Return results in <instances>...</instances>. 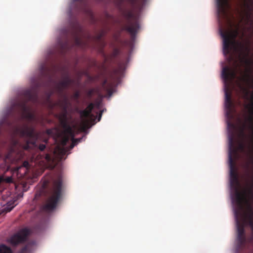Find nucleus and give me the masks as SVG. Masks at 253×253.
I'll list each match as a JSON object with an SVG mask.
<instances>
[{
  "label": "nucleus",
  "mask_w": 253,
  "mask_h": 253,
  "mask_svg": "<svg viewBox=\"0 0 253 253\" xmlns=\"http://www.w3.org/2000/svg\"><path fill=\"white\" fill-rule=\"evenodd\" d=\"M220 34L223 39V49L224 54L230 53L236 43V39L239 38L242 40L245 37L244 31H240L238 26L234 30L224 31L220 29Z\"/></svg>",
  "instance_id": "4"
},
{
  "label": "nucleus",
  "mask_w": 253,
  "mask_h": 253,
  "mask_svg": "<svg viewBox=\"0 0 253 253\" xmlns=\"http://www.w3.org/2000/svg\"><path fill=\"white\" fill-rule=\"evenodd\" d=\"M94 106V104L90 103L85 109L80 111V114L84 124L87 123L88 120L90 121H95L96 116L92 114Z\"/></svg>",
  "instance_id": "9"
},
{
  "label": "nucleus",
  "mask_w": 253,
  "mask_h": 253,
  "mask_svg": "<svg viewBox=\"0 0 253 253\" xmlns=\"http://www.w3.org/2000/svg\"><path fill=\"white\" fill-rule=\"evenodd\" d=\"M245 107H246V108L248 107V106L247 105H245Z\"/></svg>",
  "instance_id": "36"
},
{
  "label": "nucleus",
  "mask_w": 253,
  "mask_h": 253,
  "mask_svg": "<svg viewBox=\"0 0 253 253\" xmlns=\"http://www.w3.org/2000/svg\"><path fill=\"white\" fill-rule=\"evenodd\" d=\"M244 6L245 7V10L244 12L245 21L246 24H248L250 22L252 23L253 21L251 20V16L252 12V7L251 4L246 2L244 3Z\"/></svg>",
  "instance_id": "13"
},
{
  "label": "nucleus",
  "mask_w": 253,
  "mask_h": 253,
  "mask_svg": "<svg viewBox=\"0 0 253 253\" xmlns=\"http://www.w3.org/2000/svg\"><path fill=\"white\" fill-rule=\"evenodd\" d=\"M72 83L73 80L68 76H67L63 81L58 83L57 85L58 88L60 91H62L64 89L68 87Z\"/></svg>",
  "instance_id": "14"
},
{
  "label": "nucleus",
  "mask_w": 253,
  "mask_h": 253,
  "mask_svg": "<svg viewBox=\"0 0 253 253\" xmlns=\"http://www.w3.org/2000/svg\"><path fill=\"white\" fill-rule=\"evenodd\" d=\"M99 105H100V104L99 103H97L96 104V107L98 109L99 108Z\"/></svg>",
  "instance_id": "33"
},
{
  "label": "nucleus",
  "mask_w": 253,
  "mask_h": 253,
  "mask_svg": "<svg viewBox=\"0 0 253 253\" xmlns=\"http://www.w3.org/2000/svg\"><path fill=\"white\" fill-rule=\"evenodd\" d=\"M66 131L73 138L74 137V132H73V130L71 127H70V126L68 127L67 128V129H66Z\"/></svg>",
  "instance_id": "20"
},
{
  "label": "nucleus",
  "mask_w": 253,
  "mask_h": 253,
  "mask_svg": "<svg viewBox=\"0 0 253 253\" xmlns=\"http://www.w3.org/2000/svg\"><path fill=\"white\" fill-rule=\"evenodd\" d=\"M42 188L46 190L48 195L46 203L43 206V209L47 211H53L57 206L62 197L63 183L61 177L55 179L52 177L44 180Z\"/></svg>",
  "instance_id": "3"
},
{
  "label": "nucleus",
  "mask_w": 253,
  "mask_h": 253,
  "mask_svg": "<svg viewBox=\"0 0 253 253\" xmlns=\"http://www.w3.org/2000/svg\"><path fill=\"white\" fill-rule=\"evenodd\" d=\"M18 130L20 135L26 139V144L23 146L24 149L28 150L38 147L37 141L39 134L33 127L25 126Z\"/></svg>",
  "instance_id": "6"
},
{
  "label": "nucleus",
  "mask_w": 253,
  "mask_h": 253,
  "mask_svg": "<svg viewBox=\"0 0 253 253\" xmlns=\"http://www.w3.org/2000/svg\"><path fill=\"white\" fill-rule=\"evenodd\" d=\"M229 0H216L217 11L218 14H225L229 7Z\"/></svg>",
  "instance_id": "12"
},
{
  "label": "nucleus",
  "mask_w": 253,
  "mask_h": 253,
  "mask_svg": "<svg viewBox=\"0 0 253 253\" xmlns=\"http://www.w3.org/2000/svg\"><path fill=\"white\" fill-rule=\"evenodd\" d=\"M221 76L224 82L227 83L232 81L235 78V71L228 66L223 67L222 70Z\"/></svg>",
  "instance_id": "11"
},
{
  "label": "nucleus",
  "mask_w": 253,
  "mask_h": 253,
  "mask_svg": "<svg viewBox=\"0 0 253 253\" xmlns=\"http://www.w3.org/2000/svg\"><path fill=\"white\" fill-rule=\"evenodd\" d=\"M45 148V145L44 144H40V145L39 146V149L41 150V151H43Z\"/></svg>",
  "instance_id": "25"
},
{
  "label": "nucleus",
  "mask_w": 253,
  "mask_h": 253,
  "mask_svg": "<svg viewBox=\"0 0 253 253\" xmlns=\"http://www.w3.org/2000/svg\"><path fill=\"white\" fill-rule=\"evenodd\" d=\"M46 159L48 161H49L50 160V157L49 155H46Z\"/></svg>",
  "instance_id": "31"
},
{
  "label": "nucleus",
  "mask_w": 253,
  "mask_h": 253,
  "mask_svg": "<svg viewBox=\"0 0 253 253\" xmlns=\"http://www.w3.org/2000/svg\"><path fill=\"white\" fill-rule=\"evenodd\" d=\"M83 0H74V1H82Z\"/></svg>",
  "instance_id": "35"
},
{
  "label": "nucleus",
  "mask_w": 253,
  "mask_h": 253,
  "mask_svg": "<svg viewBox=\"0 0 253 253\" xmlns=\"http://www.w3.org/2000/svg\"><path fill=\"white\" fill-rule=\"evenodd\" d=\"M80 93L79 91H76L73 94V98L75 99H78L80 97Z\"/></svg>",
  "instance_id": "24"
},
{
  "label": "nucleus",
  "mask_w": 253,
  "mask_h": 253,
  "mask_svg": "<svg viewBox=\"0 0 253 253\" xmlns=\"http://www.w3.org/2000/svg\"><path fill=\"white\" fill-rule=\"evenodd\" d=\"M3 181L4 182V177L3 176H0V184Z\"/></svg>",
  "instance_id": "30"
},
{
  "label": "nucleus",
  "mask_w": 253,
  "mask_h": 253,
  "mask_svg": "<svg viewBox=\"0 0 253 253\" xmlns=\"http://www.w3.org/2000/svg\"><path fill=\"white\" fill-rule=\"evenodd\" d=\"M18 253H29V249L28 246H25L22 249H21L20 251L18 252Z\"/></svg>",
  "instance_id": "19"
},
{
  "label": "nucleus",
  "mask_w": 253,
  "mask_h": 253,
  "mask_svg": "<svg viewBox=\"0 0 253 253\" xmlns=\"http://www.w3.org/2000/svg\"><path fill=\"white\" fill-rule=\"evenodd\" d=\"M234 198L238 205V208L234 211L237 230V240L238 247L241 248L245 245L246 241L245 225L247 224L250 227L253 225V209L249 206L248 211L246 213L243 212V204L248 202L245 193L243 194L236 189Z\"/></svg>",
  "instance_id": "2"
},
{
  "label": "nucleus",
  "mask_w": 253,
  "mask_h": 253,
  "mask_svg": "<svg viewBox=\"0 0 253 253\" xmlns=\"http://www.w3.org/2000/svg\"><path fill=\"white\" fill-rule=\"evenodd\" d=\"M119 0V1L118 2V4H118V6H121V5H122V4L123 2L125 0Z\"/></svg>",
  "instance_id": "29"
},
{
  "label": "nucleus",
  "mask_w": 253,
  "mask_h": 253,
  "mask_svg": "<svg viewBox=\"0 0 253 253\" xmlns=\"http://www.w3.org/2000/svg\"><path fill=\"white\" fill-rule=\"evenodd\" d=\"M30 230L27 228H23L17 233L12 235L8 240V242L13 246H16L20 244L25 242L28 235Z\"/></svg>",
  "instance_id": "8"
},
{
  "label": "nucleus",
  "mask_w": 253,
  "mask_h": 253,
  "mask_svg": "<svg viewBox=\"0 0 253 253\" xmlns=\"http://www.w3.org/2000/svg\"><path fill=\"white\" fill-rule=\"evenodd\" d=\"M75 41L76 44L78 46H82L83 45V41L78 36H75Z\"/></svg>",
  "instance_id": "18"
},
{
  "label": "nucleus",
  "mask_w": 253,
  "mask_h": 253,
  "mask_svg": "<svg viewBox=\"0 0 253 253\" xmlns=\"http://www.w3.org/2000/svg\"><path fill=\"white\" fill-rule=\"evenodd\" d=\"M29 166V163L27 161H24L23 162V164H22V166L21 167H16V168L15 169V170L17 171H19V169H21L22 167H24V168H28V167Z\"/></svg>",
  "instance_id": "21"
},
{
  "label": "nucleus",
  "mask_w": 253,
  "mask_h": 253,
  "mask_svg": "<svg viewBox=\"0 0 253 253\" xmlns=\"http://www.w3.org/2000/svg\"><path fill=\"white\" fill-rule=\"evenodd\" d=\"M107 80H104L103 84H102V86H104L106 85V84H107Z\"/></svg>",
  "instance_id": "32"
},
{
  "label": "nucleus",
  "mask_w": 253,
  "mask_h": 253,
  "mask_svg": "<svg viewBox=\"0 0 253 253\" xmlns=\"http://www.w3.org/2000/svg\"><path fill=\"white\" fill-rule=\"evenodd\" d=\"M103 111L104 110H101V111H100V113H99V115H98V121H99L100 120L101 118L102 117V113L103 112Z\"/></svg>",
  "instance_id": "28"
},
{
  "label": "nucleus",
  "mask_w": 253,
  "mask_h": 253,
  "mask_svg": "<svg viewBox=\"0 0 253 253\" xmlns=\"http://www.w3.org/2000/svg\"><path fill=\"white\" fill-rule=\"evenodd\" d=\"M225 107L226 111V115L231 116L235 111L234 103L231 98V94L228 88L225 90Z\"/></svg>",
  "instance_id": "10"
},
{
  "label": "nucleus",
  "mask_w": 253,
  "mask_h": 253,
  "mask_svg": "<svg viewBox=\"0 0 253 253\" xmlns=\"http://www.w3.org/2000/svg\"><path fill=\"white\" fill-rule=\"evenodd\" d=\"M68 105V101L67 99H65L63 101L60 103V106L62 108V109L66 112L67 109Z\"/></svg>",
  "instance_id": "17"
},
{
  "label": "nucleus",
  "mask_w": 253,
  "mask_h": 253,
  "mask_svg": "<svg viewBox=\"0 0 253 253\" xmlns=\"http://www.w3.org/2000/svg\"><path fill=\"white\" fill-rule=\"evenodd\" d=\"M4 180L6 183H10L12 182L13 179L11 176H7L5 178L4 177Z\"/></svg>",
  "instance_id": "22"
},
{
  "label": "nucleus",
  "mask_w": 253,
  "mask_h": 253,
  "mask_svg": "<svg viewBox=\"0 0 253 253\" xmlns=\"http://www.w3.org/2000/svg\"><path fill=\"white\" fill-rule=\"evenodd\" d=\"M68 140H69V137L68 136H65L63 141V144L66 145L67 142L68 141Z\"/></svg>",
  "instance_id": "27"
},
{
  "label": "nucleus",
  "mask_w": 253,
  "mask_h": 253,
  "mask_svg": "<svg viewBox=\"0 0 253 253\" xmlns=\"http://www.w3.org/2000/svg\"><path fill=\"white\" fill-rule=\"evenodd\" d=\"M0 253H12L11 249L5 245H0Z\"/></svg>",
  "instance_id": "15"
},
{
  "label": "nucleus",
  "mask_w": 253,
  "mask_h": 253,
  "mask_svg": "<svg viewBox=\"0 0 253 253\" xmlns=\"http://www.w3.org/2000/svg\"><path fill=\"white\" fill-rule=\"evenodd\" d=\"M23 95L24 100L17 103V107L21 111L23 118L32 121L34 119L35 116L31 112L30 107L28 106L27 102H36L38 100V94L35 91L29 89L24 91Z\"/></svg>",
  "instance_id": "5"
},
{
  "label": "nucleus",
  "mask_w": 253,
  "mask_h": 253,
  "mask_svg": "<svg viewBox=\"0 0 253 253\" xmlns=\"http://www.w3.org/2000/svg\"><path fill=\"white\" fill-rule=\"evenodd\" d=\"M14 207V206H10V205H7L6 207H5L3 210L6 211V212H9Z\"/></svg>",
  "instance_id": "23"
},
{
  "label": "nucleus",
  "mask_w": 253,
  "mask_h": 253,
  "mask_svg": "<svg viewBox=\"0 0 253 253\" xmlns=\"http://www.w3.org/2000/svg\"><path fill=\"white\" fill-rule=\"evenodd\" d=\"M127 24L124 26V30L128 32L134 38L139 28L137 18L131 12H127L126 15Z\"/></svg>",
  "instance_id": "7"
},
{
  "label": "nucleus",
  "mask_w": 253,
  "mask_h": 253,
  "mask_svg": "<svg viewBox=\"0 0 253 253\" xmlns=\"http://www.w3.org/2000/svg\"><path fill=\"white\" fill-rule=\"evenodd\" d=\"M231 129L228 133V163L230 169V180L231 186L236 187L239 185L238 175L237 171L236 160L239 157V153L244 151L245 145L243 139L246 134L245 130L246 123H244L239 129L238 134L236 131L235 125L231 123H228Z\"/></svg>",
  "instance_id": "1"
},
{
  "label": "nucleus",
  "mask_w": 253,
  "mask_h": 253,
  "mask_svg": "<svg viewBox=\"0 0 253 253\" xmlns=\"http://www.w3.org/2000/svg\"><path fill=\"white\" fill-rule=\"evenodd\" d=\"M252 179L250 188L248 190V194L249 198L253 200V176H251Z\"/></svg>",
  "instance_id": "16"
},
{
  "label": "nucleus",
  "mask_w": 253,
  "mask_h": 253,
  "mask_svg": "<svg viewBox=\"0 0 253 253\" xmlns=\"http://www.w3.org/2000/svg\"><path fill=\"white\" fill-rule=\"evenodd\" d=\"M128 2H129L132 5H134L136 4L137 2V0H126Z\"/></svg>",
  "instance_id": "26"
},
{
  "label": "nucleus",
  "mask_w": 253,
  "mask_h": 253,
  "mask_svg": "<svg viewBox=\"0 0 253 253\" xmlns=\"http://www.w3.org/2000/svg\"><path fill=\"white\" fill-rule=\"evenodd\" d=\"M92 90H90V91H89V93L88 94H89V95H91L92 94Z\"/></svg>",
  "instance_id": "34"
}]
</instances>
